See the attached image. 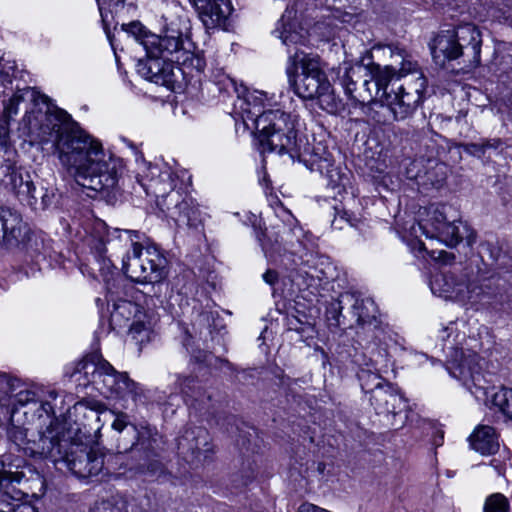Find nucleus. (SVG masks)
Listing matches in <instances>:
<instances>
[{
  "mask_svg": "<svg viewBox=\"0 0 512 512\" xmlns=\"http://www.w3.org/2000/svg\"><path fill=\"white\" fill-rule=\"evenodd\" d=\"M414 357L416 358V360L419 363H421L422 360L427 359V356L425 354H422V353H416V354H414Z\"/></svg>",
  "mask_w": 512,
  "mask_h": 512,
  "instance_id": "nucleus-49",
  "label": "nucleus"
},
{
  "mask_svg": "<svg viewBox=\"0 0 512 512\" xmlns=\"http://www.w3.org/2000/svg\"><path fill=\"white\" fill-rule=\"evenodd\" d=\"M501 144L499 139H486L479 143H465L461 147L464 152L477 158H484L488 149H497Z\"/></svg>",
  "mask_w": 512,
  "mask_h": 512,
  "instance_id": "nucleus-34",
  "label": "nucleus"
},
{
  "mask_svg": "<svg viewBox=\"0 0 512 512\" xmlns=\"http://www.w3.org/2000/svg\"><path fill=\"white\" fill-rule=\"evenodd\" d=\"M179 453L187 460L204 461L213 452V445L208 431L202 427L185 430L177 441Z\"/></svg>",
  "mask_w": 512,
  "mask_h": 512,
  "instance_id": "nucleus-20",
  "label": "nucleus"
},
{
  "mask_svg": "<svg viewBox=\"0 0 512 512\" xmlns=\"http://www.w3.org/2000/svg\"><path fill=\"white\" fill-rule=\"evenodd\" d=\"M79 385H92L106 398L136 400L141 395L139 384L126 372L117 371L100 354H92L78 363L71 376Z\"/></svg>",
  "mask_w": 512,
  "mask_h": 512,
  "instance_id": "nucleus-10",
  "label": "nucleus"
},
{
  "mask_svg": "<svg viewBox=\"0 0 512 512\" xmlns=\"http://www.w3.org/2000/svg\"><path fill=\"white\" fill-rule=\"evenodd\" d=\"M108 38H109V42L111 43V45L113 46V43H112V39L110 38V36L108 35Z\"/></svg>",
  "mask_w": 512,
  "mask_h": 512,
  "instance_id": "nucleus-52",
  "label": "nucleus"
},
{
  "mask_svg": "<svg viewBox=\"0 0 512 512\" xmlns=\"http://www.w3.org/2000/svg\"><path fill=\"white\" fill-rule=\"evenodd\" d=\"M297 512H325V509L312 503H303L299 506Z\"/></svg>",
  "mask_w": 512,
  "mask_h": 512,
  "instance_id": "nucleus-46",
  "label": "nucleus"
},
{
  "mask_svg": "<svg viewBox=\"0 0 512 512\" xmlns=\"http://www.w3.org/2000/svg\"><path fill=\"white\" fill-rule=\"evenodd\" d=\"M141 235L136 230L114 229L108 232L105 242L102 238L91 237L89 245L102 241L109 250H115L119 244L127 249L122 259V270L133 282L140 284H159L167 276V259L158 247L140 242Z\"/></svg>",
  "mask_w": 512,
  "mask_h": 512,
  "instance_id": "nucleus-8",
  "label": "nucleus"
},
{
  "mask_svg": "<svg viewBox=\"0 0 512 512\" xmlns=\"http://www.w3.org/2000/svg\"><path fill=\"white\" fill-rule=\"evenodd\" d=\"M452 31L456 35L459 50L464 52L462 56L467 58V62L470 65H478L480 63L482 45V36L479 29L475 25L468 23Z\"/></svg>",
  "mask_w": 512,
  "mask_h": 512,
  "instance_id": "nucleus-23",
  "label": "nucleus"
},
{
  "mask_svg": "<svg viewBox=\"0 0 512 512\" xmlns=\"http://www.w3.org/2000/svg\"><path fill=\"white\" fill-rule=\"evenodd\" d=\"M415 244L417 246L418 251H420V252L427 251L429 256L432 259L442 261L443 263H448L451 259H454V256L452 254H449L448 252L443 251V250H441V251L431 250L429 252L427 247L425 246V244L421 241H417Z\"/></svg>",
  "mask_w": 512,
  "mask_h": 512,
  "instance_id": "nucleus-40",
  "label": "nucleus"
},
{
  "mask_svg": "<svg viewBox=\"0 0 512 512\" xmlns=\"http://www.w3.org/2000/svg\"><path fill=\"white\" fill-rule=\"evenodd\" d=\"M297 116L280 109L264 111L254 120L260 153H277L297 159L309 170L317 171L327 181V187L341 195L350 185V171L336 164L333 153L322 141L308 143L298 135Z\"/></svg>",
  "mask_w": 512,
  "mask_h": 512,
  "instance_id": "nucleus-3",
  "label": "nucleus"
},
{
  "mask_svg": "<svg viewBox=\"0 0 512 512\" xmlns=\"http://www.w3.org/2000/svg\"><path fill=\"white\" fill-rule=\"evenodd\" d=\"M7 495L0 496V512H37L30 504H15L7 500Z\"/></svg>",
  "mask_w": 512,
  "mask_h": 512,
  "instance_id": "nucleus-38",
  "label": "nucleus"
},
{
  "mask_svg": "<svg viewBox=\"0 0 512 512\" xmlns=\"http://www.w3.org/2000/svg\"><path fill=\"white\" fill-rule=\"evenodd\" d=\"M429 285L434 295L462 303L470 301L477 289V284L471 279L467 269L460 267L434 272Z\"/></svg>",
  "mask_w": 512,
  "mask_h": 512,
  "instance_id": "nucleus-15",
  "label": "nucleus"
},
{
  "mask_svg": "<svg viewBox=\"0 0 512 512\" xmlns=\"http://www.w3.org/2000/svg\"><path fill=\"white\" fill-rule=\"evenodd\" d=\"M496 470H497L498 475L502 474V469L501 468H496Z\"/></svg>",
  "mask_w": 512,
  "mask_h": 512,
  "instance_id": "nucleus-51",
  "label": "nucleus"
},
{
  "mask_svg": "<svg viewBox=\"0 0 512 512\" xmlns=\"http://www.w3.org/2000/svg\"><path fill=\"white\" fill-rule=\"evenodd\" d=\"M369 401L377 414L396 416L405 408V401L398 391L390 384L385 383L377 387L370 395Z\"/></svg>",
  "mask_w": 512,
  "mask_h": 512,
  "instance_id": "nucleus-24",
  "label": "nucleus"
},
{
  "mask_svg": "<svg viewBox=\"0 0 512 512\" xmlns=\"http://www.w3.org/2000/svg\"><path fill=\"white\" fill-rule=\"evenodd\" d=\"M10 184L14 190H16L18 187H20L21 184H23L26 180V175L24 176L22 173L13 171L10 176Z\"/></svg>",
  "mask_w": 512,
  "mask_h": 512,
  "instance_id": "nucleus-44",
  "label": "nucleus"
},
{
  "mask_svg": "<svg viewBox=\"0 0 512 512\" xmlns=\"http://www.w3.org/2000/svg\"><path fill=\"white\" fill-rule=\"evenodd\" d=\"M194 8L207 30L224 29L233 11L230 0H200Z\"/></svg>",
  "mask_w": 512,
  "mask_h": 512,
  "instance_id": "nucleus-22",
  "label": "nucleus"
},
{
  "mask_svg": "<svg viewBox=\"0 0 512 512\" xmlns=\"http://www.w3.org/2000/svg\"><path fill=\"white\" fill-rule=\"evenodd\" d=\"M132 150L138 163V182L147 195L156 199V205L164 215L177 225L196 226L200 212L195 200L190 197L180 175L164 161L147 162L142 153L129 140H124Z\"/></svg>",
  "mask_w": 512,
  "mask_h": 512,
  "instance_id": "nucleus-6",
  "label": "nucleus"
},
{
  "mask_svg": "<svg viewBox=\"0 0 512 512\" xmlns=\"http://www.w3.org/2000/svg\"><path fill=\"white\" fill-rule=\"evenodd\" d=\"M470 446L482 455H491L498 451L499 440L495 429L488 425H479L469 437Z\"/></svg>",
  "mask_w": 512,
  "mask_h": 512,
  "instance_id": "nucleus-26",
  "label": "nucleus"
},
{
  "mask_svg": "<svg viewBox=\"0 0 512 512\" xmlns=\"http://www.w3.org/2000/svg\"><path fill=\"white\" fill-rule=\"evenodd\" d=\"M181 393L184 395L185 401H187L186 398H193L196 401H198V392H196L195 389V380L193 378H183L182 382L179 384Z\"/></svg>",
  "mask_w": 512,
  "mask_h": 512,
  "instance_id": "nucleus-41",
  "label": "nucleus"
},
{
  "mask_svg": "<svg viewBox=\"0 0 512 512\" xmlns=\"http://www.w3.org/2000/svg\"><path fill=\"white\" fill-rule=\"evenodd\" d=\"M468 324L463 319L449 322L439 330L441 341L439 350L446 356L448 373L475 397L479 402L489 403L512 421V389L501 387L495 392L490 391L489 381L484 374L486 362L473 350L477 340L469 338L474 345L467 341Z\"/></svg>",
  "mask_w": 512,
  "mask_h": 512,
  "instance_id": "nucleus-5",
  "label": "nucleus"
},
{
  "mask_svg": "<svg viewBox=\"0 0 512 512\" xmlns=\"http://www.w3.org/2000/svg\"><path fill=\"white\" fill-rule=\"evenodd\" d=\"M200 0H190V2L192 3V5L194 6L195 4H197Z\"/></svg>",
  "mask_w": 512,
  "mask_h": 512,
  "instance_id": "nucleus-50",
  "label": "nucleus"
},
{
  "mask_svg": "<svg viewBox=\"0 0 512 512\" xmlns=\"http://www.w3.org/2000/svg\"><path fill=\"white\" fill-rule=\"evenodd\" d=\"M426 85L424 74H419L415 77V81L404 80L403 84L387 94L386 106L395 120H403L412 115L422 102Z\"/></svg>",
  "mask_w": 512,
  "mask_h": 512,
  "instance_id": "nucleus-17",
  "label": "nucleus"
},
{
  "mask_svg": "<svg viewBox=\"0 0 512 512\" xmlns=\"http://www.w3.org/2000/svg\"><path fill=\"white\" fill-rule=\"evenodd\" d=\"M425 213V218L411 226L413 236L424 235L448 247H455L462 241L469 246L475 242V232L466 222L457 219V211L452 206L431 205L425 209Z\"/></svg>",
  "mask_w": 512,
  "mask_h": 512,
  "instance_id": "nucleus-11",
  "label": "nucleus"
},
{
  "mask_svg": "<svg viewBox=\"0 0 512 512\" xmlns=\"http://www.w3.org/2000/svg\"><path fill=\"white\" fill-rule=\"evenodd\" d=\"M123 30L133 35L146 54L164 57L175 62L177 71L186 81L200 75L206 66L203 56L185 48L184 42L187 40V35L179 23L171 22L162 35L148 32L139 22L123 25Z\"/></svg>",
  "mask_w": 512,
  "mask_h": 512,
  "instance_id": "nucleus-9",
  "label": "nucleus"
},
{
  "mask_svg": "<svg viewBox=\"0 0 512 512\" xmlns=\"http://www.w3.org/2000/svg\"><path fill=\"white\" fill-rule=\"evenodd\" d=\"M354 298L357 304L354 308H349V315L356 324L363 330L367 337H371L370 343H378L382 345L385 339V331L377 319V307L375 302L368 297H363L359 293L354 292Z\"/></svg>",
  "mask_w": 512,
  "mask_h": 512,
  "instance_id": "nucleus-18",
  "label": "nucleus"
},
{
  "mask_svg": "<svg viewBox=\"0 0 512 512\" xmlns=\"http://www.w3.org/2000/svg\"><path fill=\"white\" fill-rule=\"evenodd\" d=\"M355 362L359 366L357 377L361 388L370 395L386 383L382 375L388 373L393 366L387 347L378 343H367L365 352L356 355Z\"/></svg>",
  "mask_w": 512,
  "mask_h": 512,
  "instance_id": "nucleus-14",
  "label": "nucleus"
},
{
  "mask_svg": "<svg viewBox=\"0 0 512 512\" xmlns=\"http://www.w3.org/2000/svg\"><path fill=\"white\" fill-rule=\"evenodd\" d=\"M16 67L14 62L0 59V97L13 92Z\"/></svg>",
  "mask_w": 512,
  "mask_h": 512,
  "instance_id": "nucleus-33",
  "label": "nucleus"
},
{
  "mask_svg": "<svg viewBox=\"0 0 512 512\" xmlns=\"http://www.w3.org/2000/svg\"><path fill=\"white\" fill-rule=\"evenodd\" d=\"M220 85L219 90L229 92L232 89L237 95L235 108L239 109L243 122L247 127L251 125L254 127V120L264 111L272 110L270 107L275 102L274 95L268 97L267 93L259 90H249L247 87L237 85L234 79L229 76H223V79L218 82Z\"/></svg>",
  "mask_w": 512,
  "mask_h": 512,
  "instance_id": "nucleus-16",
  "label": "nucleus"
},
{
  "mask_svg": "<svg viewBox=\"0 0 512 512\" xmlns=\"http://www.w3.org/2000/svg\"><path fill=\"white\" fill-rule=\"evenodd\" d=\"M362 85H363L365 91L368 93V96L370 98L376 97L375 90L373 88V81H372L371 77H368L366 75V78L363 80Z\"/></svg>",
  "mask_w": 512,
  "mask_h": 512,
  "instance_id": "nucleus-47",
  "label": "nucleus"
},
{
  "mask_svg": "<svg viewBox=\"0 0 512 512\" xmlns=\"http://www.w3.org/2000/svg\"><path fill=\"white\" fill-rule=\"evenodd\" d=\"M23 92L24 90L17 89L7 101L3 100V117L8 124L10 119L18 114L19 104L23 101Z\"/></svg>",
  "mask_w": 512,
  "mask_h": 512,
  "instance_id": "nucleus-35",
  "label": "nucleus"
},
{
  "mask_svg": "<svg viewBox=\"0 0 512 512\" xmlns=\"http://www.w3.org/2000/svg\"><path fill=\"white\" fill-rule=\"evenodd\" d=\"M357 304V300L354 298V292H344L339 295V297L330 302L329 306L326 310V317L328 321H331L332 325L340 326L344 324L342 319L345 318L343 315V310H347L349 313V308H354Z\"/></svg>",
  "mask_w": 512,
  "mask_h": 512,
  "instance_id": "nucleus-30",
  "label": "nucleus"
},
{
  "mask_svg": "<svg viewBox=\"0 0 512 512\" xmlns=\"http://www.w3.org/2000/svg\"><path fill=\"white\" fill-rule=\"evenodd\" d=\"M148 59L137 63V72L144 79L155 84L172 87L179 81L177 64L164 57L147 54Z\"/></svg>",
  "mask_w": 512,
  "mask_h": 512,
  "instance_id": "nucleus-19",
  "label": "nucleus"
},
{
  "mask_svg": "<svg viewBox=\"0 0 512 512\" xmlns=\"http://www.w3.org/2000/svg\"><path fill=\"white\" fill-rule=\"evenodd\" d=\"M367 72V76L371 77L373 81V88L375 90V96H385L387 98V87L388 84L396 76V70L390 66H381L379 64H371L364 68Z\"/></svg>",
  "mask_w": 512,
  "mask_h": 512,
  "instance_id": "nucleus-28",
  "label": "nucleus"
},
{
  "mask_svg": "<svg viewBox=\"0 0 512 512\" xmlns=\"http://www.w3.org/2000/svg\"><path fill=\"white\" fill-rule=\"evenodd\" d=\"M112 0H96L97 4H98V7H99V10L100 12H102V9L105 5H107L108 3H110Z\"/></svg>",
  "mask_w": 512,
  "mask_h": 512,
  "instance_id": "nucleus-48",
  "label": "nucleus"
},
{
  "mask_svg": "<svg viewBox=\"0 0 512 512\" xmlns=\"http://www.w3.org/2000/svg\"><path fill=\"white\" fill-rule=\"evenodd\" d=\"M18 380L0 373V425L8 423L7 436L26 456L63 463L78 478L97 476L104 468L102 454L83 443L78 426L66 428L55 418L57 392L21 389Z\"/></svg>",
  "mask_w": 512,
  "mask_h": 512,
  "instance_id": "nucleus-1",
  "label": "nucleus"
},
{
  "mask_svg": "<svg viewBox=\"0 0 512 512\" xmlns=\"http://www.w3.org/2000/svg\"><path fill=\"white\" fill-rule=\"evenodd\" d=\"M115 419L112 422V428L119 432H126L129 439L123 438L119 440L118 449L123 452L130 451L137 443L138 431L135 425L131 424L128 420V415L124 412H113Z\"/></svg>",
  "mask_w": 512,
  "mask_h": 512,
  "instance_id": "nucleus-29",
  "label": "nucleus"
},
{
  "mask_svg": "<svg viewBox=\"0 0 512 512\" xmlns=\"http://www.w3.org/2000/svg\"><path fill=\"white\" fill-rule=\"evenodd\" d=\"M270 205L274 209L276 217L283 222V229L279 231L274 242L270 238L266 239L265 233L257 236L263 250L267 253L274 248L275 244H279L293 254L312 251L314 248L312 236L298 225V221L292 213L278 200L271 202Z\"/></svg>",
  "mask_w": 512,
  "mask_h": 512,
  "instance_id": "nucleus-13",
  "label": "nucleus"
},
{
  "mask_svg": "<svg viewBox=\"0 0 512 512\" xmlns=\"http://www.w3.org/2000/svg\"><path fill=\"white\" fill-rule=\"evenodd\" d=\"M30 133L43 143H53L62 165L81 186L114 199L121 191L124 161L104 149L97 138L84 131L64 110L32 111L24 116Z\"/></svg>",
  "mask_w": 512,
  "mask_h": 512,
  "instance_id": "nucleus-2",
  "label": "nucleus"
},
{
  "mask_svg": "<svg viewBox=\"0 0 512 512\" xmlns=\"http://www.w3.org/2000/svg\"><path fill=\"white\" fill-rule=\"evenodd\" d=\"M386 48L389 50L392 57L396 56L401 60V67L398 71L399 77H403L404 80L415 81V77H417L419 74H423L420 71L417 62L408 57L406 51L398 44L391 43L388 44Z\"/></svg>",
  "mask_w": 512,
  "mask_h": 512,
  "instance_id": "nucleus-31",
  "label": "nucleus"
},
{
  "mask_svg": "<svg viewBox=\"0 0 512 512\" xmlns=\"http://www.w3.org/2000/svg\"><path fill=\"white\" fill-rule=\"evenodd\" d=\"M355 71L354 68L345 67L344 75L341 79V84L344 87L347 94H352L356 90V82L353 79Z\"/></svg>",
  "mask_w": 512,
  "mask_h": 512,
  "instance_id": "nucleus-42",
  "label": "nucleus"
},
{
  "mask_svg": "<svg viewBox=\"0 0 512 512\" xmlns=\"http://www.w3.org/2000/svg\"><path fill=\"white\" fill-rule=\"evenodd\" d=\"M91 512H127L123 501L116 499L103 500L95 504Z\"/></svg>",
  "mask_w": 512,
  "mask_h": 512,
  "instance_id": "nucleus-37",
  "label": "nucleus"
},
{
  "mask_svg": "<svg viewBox=\"0 0 512 512\" xmlns=\"http://www.w3.org/2000/svg\"><path fill=\"white\" fill-rule=\"evenodd\" d=\"M292 20V9H288L273 30V34L287 48L286 73L289 83L293 85L295 93L300 98L316 100L322 110L336 114L343 107L342 100L336 96L326 74L322 71L318 55L303 50L309 43L308 28L299 26V29H296V24Z\"/></svg>",
  "mask_w": 512,
  "mask_h": 512,
  "instance_id": "nucleus-4",
  "label": "nucleus"
},
{
  "mask_svg": "<svg viewBox=\"0 0 512 512\" xmlns=\"http://www.w3.org/2000/svg\"><path fill=\"white\" fill-rule=\"evenodd\" d=\"M430 50L434 61L443 65L446 61L459 58L464 54L459 50L456 35L452 30L441 31L430 43Z\"/></svg>",
  "mask_w": 512,
  "mask_h": 512,
  "instance_id": "nucleus-25",
  "label": "nucleus"
},
{
  "mask_svg": "<svg viewBox=\"0 0 512 512\" xmlns=\"http://www.w3.org/2000/svg\"><path fill=\"white\" fill-rule=\"evenodd\" d=\"M265 283L273 286L278 280V273L275 270L268 269L262 276Z\"/></svg>",
  "mask_w": 512,
  "mask_h": 512,
  "instance_id": "nucleus-45",
  "label": "nucleus"
},
{
  "mask_svg": "<svg viewBox=\"0 0 512 512\" xmlns=\"http://www.w3.org/2000/svg\"><path fill=\"white\" fill-rule=\"evenodd\" d=\"M9 124L0 120V150H6L9 145Z\"/></svg>",
  "mask_w": 512,
  "mask_h": 512,
  "instance_id": "nucleus-43",
  "label": "nucleus"
},
{
  "mask_svg": "<svg viewBox=\"0 0 512 512\" xmlns=\"http://www.w3.org/2000/svg\"><path fill=\"white\" fill-rule=\"evenodd\" d=\"M361 0H290L285 10L292 9V17L296 29L304 27L303 14L309 9H319L321 20L314 25V30L321 31L320 36L330 39L335 36L334 29L339 24L355 25L359 21L360 14L356 11Z\"/></svg>",
  "mask_w": 512,
  "mask_h": 512,
  "instance_id": "nucleus-12",
  "label": "nucleus"
},
{
  "mask_svg": "<svg viewBox=\"0 0 512 512\" xmlns=\"http://www.w3.org/2000/svg\"><path fill=\"white\" fill-rule=\"evenodd\" d=\"M35 186L33 181L30 178L29 174H26V180L23 184L20 185L16 190H14L18 196L27 200L30 204H32V200H36L35 196Z\"/></svg>",
  "mask_w": 512,
  "mask_h": 512,
  "instance_id": "nucleus-39",
  "label": "nucleus"
},
{
  "mask_svg": "<svg viewBox=\"0 0 512 512\" xmlns=\"http://www.w3.org/2000/svg\"><path fill=\"white\" fill-rule=\"evenodd\" d=\"M420 164L421 163L418 160L412 161L410 163V166L406 170L407 177L409 179H414L417 181L421 180L422 178H427V180L430 181L432 186L440 187L446 178L445 165L441 164V163H437L435 165L434 169H435V172L438 177L436 179H434L433 178L434 173L432 171H426V172H424L423 175L421 174L420 171H416V172L414 171L420 166Z\"/></svg>",
  "mask_w": 512,
  "mask_h": 512,
  "instance_id": "nucleus-32",
  "label": "nucleus"
},
{
  "mask_svg": "<svg viewBox=\"0 0 512 512\" xmlns=\"http://www.w3.org/2000/svg\"><path fill=\"white\" fill-rule=\"evenodd\" d=\"M508 499L501 493L490 495L484 505V512H509Z\"/></svg>",
  "mask_w": 512,
  "mask_h": 512,
  "instance_id": "nucleus-36",
  "label": "nucleus"
},
{
  "mask_svg": "<svg viewBox=\"0 0 512 512\" xmlns=\"http://www.w3.org/2000/svg\"><path fill=\"white\" fill-rule=\"evenodd\" d=\"M92 253L96 264L99 267L107 291V302H113V309L110 313V326L113 330L128 328V333L137 344L149 342L156 317L147 313L138 304L128 300L114 299L119 293L118 282L120 277L116 272L110 256H107V248L102 241L92 246Z\"/></svg>",
  "mask_w": 512,
  "mask_h": 512,
  "instance_id": "nucleus-7",
  "label": "nucleus"
},
{
  "mask_svg": "<svg viewBox=\"0 0 512 512\" xmlns=\"http://www.w3.org/2000/svg\"><path fill=\"white\" fill-rule=\"evenodd\" d=\"M33 472L32 466L22 456L12 453L0 455V496L7 495L11 486L22 483Z\"/></svg>",
  "mask_w": 512,
  "mask_h": 512,
  "instance_id": "nucleus-21",
  "label": "nucleus"
},
{
  "mask_svg": "<svg viewBox=\"0 0 512 512\" xmlns=\"http://www.w3.org/2000/svg\"><path fill=\"white\" fill-rule=\"evenodd\" d=\"M21 215L10 208L0 207V242L13 244L21 235Z\"/></svg>",
  "mask_w": 512,
  "mask_h": 512,
  "instance_id": "nucleus-27",
  "label": "nucleus"
}]
</instances>
